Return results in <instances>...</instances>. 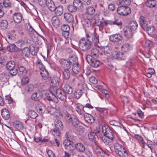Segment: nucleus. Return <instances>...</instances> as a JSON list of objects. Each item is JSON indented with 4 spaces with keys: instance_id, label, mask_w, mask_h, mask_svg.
<instances>
[{
    "instance_id": "obj_1",
    "label": "nucleus",
    "mask_w": 157,
    "mask_h": 157,
    "mask_svg": "<svg viewBox=\"0 0 157 157\" xmlns=\"http://www.w3.org/2000/svg\"><path fill=\"white\" fill-rule=\"evenodd\" d=\"M72 110L69 109L64 112L66 115V121L68 123H71L73 126L75 127V130L79 134L83 133L84 131V128L82 126L78 125L79 121L76 116L72 115Z\"/></svg>"
},
{
    "instance_id": "obj_2",
    "label": "nucleus",
    "mask_w": 157,
    "mask_h": 157,
    "mask_svg": "<svg viewBox=\"0 0 157 157\" xmlns=\"http://www.w3.org/2000/svg\"><path fill=\"white\" fill-rule=\"evenodd\" d=\"M92 42L87 37L86 39L82 38L79 43V46L82 51H86L89 49L91 47Z\"/></svg>"
},
{
    "instance_id": "obj_3",
    "label": "nucleus",
    "mask_w": 157,
    "mask_h": 157,
    "mask_svg": "<svg viewBox=\"0 0 157 157\" xmlns=\"http://www.w3.org/2000/svg\"><path fill=\"white\" fill-rule=\"evenodd\" d=\"M102 131L104 135L107 138L113 140L114 138V135L113 132L109 128L105 126L102 127Z\"/></svg>"
},
{
    "instance_id": "obj_4",
    "label": "nucleus",
    "mask_w": 157,
    "mask_h": 157,
    "mask_svg": "<svg viewBox=\"0 0 157 157\" xmlns=\"http://www.w3.org/2000/svg\"><path fill=\"white\" fill-rule=\"evenodd\" d=\"M86 59L87 62L94 67H97L99 66L100 61L98 60L95 59L91 55H87Z\"/></svg>"
},
{
    "instance_id": "obj_5",
    "label": "nucleus",
    "mask_w": 157,
    "mask_h": 157,
    "mask_svg": "<svg viewBox=\"0 0 157 157\" xmlns=\"http://www.w3.org/2000/svg\"><path fill=\"white\" fill-rule=\"evenodd\" d=\"M117 12L119 14L124 16L130 13H131V10L129 7L123 6L118 8Z\"/></svg>"
},
{
    "instance_id": "obj_6",
    "label": "nucleus",
    "mask_w": 157,
    "mask_h": 157,
    "mask_svg": "<svg viewBox=\"0 0 157 157\" xmlns=\"http://www.w3.org/2000/svg\"><path fill=\"white\" fill-rule=\"evenodd\" d=\"M48 95L47 96V99L50 101H52L55 103H57L58 101V98L56 95L54 94V93L50 90H48L46 92Z\"/></svg>"
},
{
    "instance_id": "obj_7",
    "label": "nucleus",
    "mask_w": 157,
    "mask_h": 157,
    "mask_svg": "<svg viewBox=\"0 0 157 157\" xmlns=\"http://www.w3.org/2000/svg\"><path fill=\"white\" fill-rule=\"evenodd\" d=\"M86 36L88 39H90V40H92L95 44L99 43V36L96 33L94 32L93 33L87 34Z\"/></svg>"
},
{
    "instance_id": "obj_8",
    "label": "nucleus",
    "mask_w": 157,
    "mask_h": 157,
    "mask_svg": "<svg viewBox=\"0 0 157 157\" xmlns=\"http://www.w3.org/2000/svg\"><path fill=\"white\" fill-rule=\"evenodd\" d=\"M57 97L60 99L62 101L66 100L67 97L64 91L60 89H58L56 90L55 92Z\"/></svg>"
},
{
    "instance_id": "obj_9",
    "label": "nucleus",
    "mask_w": 157,
    "mask_h": 157,
    "mask_svg": "<svg viewBox=\"0 0 157 157\" xmlns=\"http://www.w3.org/2000/svg\"><path fill=\"white\" fill-rule=\"evenodd\" d=\"M59 62L64 70H69L71 68V65L68 61L62 59L59 60Z\"/></svg>"
},
{
    "instance_id": "obj_10",
    "label": "nucleus",
    "mask_w": 157,
    "mask_h": 157,
    "mask_svg": "<svg viewBox=\"0 0 157 157\" xmlns=\"http://www.w3.org/2000/svg\"><path fill=\"white\" fill-rule=\"evenodd\" d=\"M122 39L121 35L120 34H116L111 35L109 37L110 41L114 42H117L121 40Z\"/></svg>"
},
{
    "instance_id": "obj_11",
    "label": "nucleus",
    "mask_w": 157,
    "mask_h": 157,
    "mask_svg": "<svg viewBox=\"0 0 157 157\" xmlns=\"http://www.w3.org/2000/svg\"><path fill=\"white\" fill-rule=\"evenodd\" d=\"M23 16L20 13H16L13 15L14 21L17 23H19L22 20Z\"/></svg>"
},
{
    "instance_id": "obj_12",
    "label": "nucleus",
    "mask_w": 157,
    "mask_h": 157,
    "mask_svg": "<svg viewBox=\"0 0 157 157\" xmlns=\"http://www.w3.org/2000/svg\"><path fill=\"white\" fill-rule=\"evenodd\" d=\"M140 22L141 26L144 29L147 27L148 23L147 18L143 16L140 17Z\"/></svg>"
},
{
    "instance_id": "obj_13",
    "label": "nucleus",
    "mask_w": 157,
    "mask_h": 157,
    "mask_svg": "<svg viewBox=\"0 0 157 157\" xmlns=\"http://www.w3.org/2000/svg\"><path fill=\"white\" fill-rule=\"evenodd\" d=\"M113 55H114V58L118 60H124L125 57L123 56V53L117 51H115L113 52Z\"/></svg>"
},
{
    "instance_id": "obj_14",
    "label": "nucleus",
    "mask_w": 157,
    "mask_h": 157,
    "mask_svg": "<svg viewBox=\"0 0 157 157\" xmlns=\"http://www.w3.org/2000/svg\"><path fill=\"white\" fill-rule=\"evenodd\" d=\"M75 148L76 151L79 152H83L85 150V147L84 145L81 143H78L75 144Z\"/></svg>"
},
{
    "instance_id": "obj_15",
    "label": "nucleus",
    "mask_w": 157,
    "mask_h": 157,
    "mask_svg": "<svg viewBox=\"0 0 157 157\" xmlns=\"http://www.w3.org/2000/svg\"><path fill=\"white\" fill-rule=\"evenodd\" d=\"M46 6L52 11H53L55 10V4L53 1L52 0H47Z\"/></svg>"
},
{
    "instance_id": "obj_16",
    "label": "nucleus",
    "mask_w": 157,
    "mask_h": 157,
    "mask_svg": "<svg viewBox=\"0 0 157 157\" xmlns=\"http://www.w3.org/2000/svg\"><path fill=\"white\" fill-rule=\"evenodd\" d=\"M40 73L42 78L44 80L47 79L49 77L48 73L45 67L40 69Z\"/></svg>"
},
{
    "instance_id": "obj_17",
    "label": "nucleus",
    "mask_w": 157,
    "mask_h": 157,
    "mask_svg": "<svg viewBox=\"0 0 157 157\" xmlns=\"http://www.w3.org/2000/svg\"><path fill=\"white\" fill-rule=\"evenodd\" d=\"M1 115L2 117L5 120H8L10 118V114L9 111L6 109H2Z\"/></svg>"
},
{
    "instance_id": "obj_18",
    "label": "nucleus",
    "mask_w": 157,
    "mask_h": 157,
    "mask_svg": "<svg viewBox=\"0 0 157 157\" xmlns=\"http://www.w3.org/2000/svg\"><path fill=\"white\" fill-rule=\"evenodd\" d=\"M101 50L103 53L105 55L109 54L112 52L111 48L109 46L102 47Z\"/></svg>"
},
{
    "instance_id": "obj_19",
    "label": "nucleus",
    "mask_w": 157,
    "mask_h": 157,
    "mask_svg": "<svg viewBox=\"0 0 157 157\" xmlns=\"http://www.w3.org/2000/svg\"><path fill=\"white\" fill-rule=\"evenodd\" d=\"M116 153L120 157H128V154L124 148L119 150Z\"/></svg>"
},
{
    "instance_id": "obj_20",
    "label": "nucleus",
    "mask_w": 157,
    "mask_h": 157,
    "mask_svg": "<svg viewBox=\"0 0 157 157\" xmlns=\"http://www.w3.org/2000/svg\"><path fill=\"white\" fill-rule=\"evenodd\" d=\"M52 22L53 26L56 28L59 27L60 21L59 20L57 17L54 16L52 17Z\"/></svg>"
},
{
    "instance_id": "obj_21",
    "label": "nucleus",
    "mask_w": 157,
    "mask_h": 157,
    "mask_svg": "<svg viewBox=\"0 0 157 157\" xmlns=\"http://www.w3.org/2000/svg\"><path fill=\"white\" fill-rule=\"evenodd\" d=\"M64 17L65 20L68 22H71L74 20V17L71 14L69 13H64Z\"/></svg>"
},
{
    "instance_id": "obj_22",
    "label": "nucleus",
    "mask_w": 157,
    "mask_h": 157,
    "mask_svg": "<svg viewBox=\"0 0 157 157\" xmlns=\"http://www.w3.org/2000/svg\"><path fill=\"white\" fill-rule=\"evenodd\" d=\"M133 31L128 28L124 29V35L128 38H130L133 36Z\"/></svg>"
},
{
    "instance_id": "obj_23",
    "label": "nucleus",
    "mask_w": 157,
    "mask_h": 157,
    "mask_svg": "<svg viewBox=\"0 0 157 157\" xmlns=\"http://www.w3.org/2000/svg\"><path fill=\"white\" fill-rule=\"evenodd\" d=\"M101 140L105 144L108 145L112 143L113 140L111 139H109L107 138L106 136L104 135L100 137Z\"/></svg>"
},
{
    "instance_id": "obj_24",
    "label": "nucleus",
    "mask_w": 157,
    "mask_h": 157,
    "mask_svg": "<svg viewBox=\"0 0 157 157\" xmlns=\"http://www.w3.org/2000/svg\"><path fill=\"white\" fill-rule=\"evenodd\" d=\"M84 118L85 121L88 123L92 124L94 122V119L90 114H86V115H85Z\"/></svg>"
},
{
    "instance_id": "obj_25",
    "label": "nucleus",
    "mask_w": 157,
    "mask_h": 157,
    "mask_svg": "<svg viewBox=\"0 0 157 157\" xmlns=\"http://www.w3.org/2000/svg\"><path fill=\"white\" fill-rule=\"evenodd\" d=\"M68 61L71 65L73 66L77 64H78L77 62L78 59L75 56H71L69 58Z\"/></svg>"
},
{
    "instance_id": "obj_26",
    "label": "nucleus",
    "mask_w": 157,
    "mask_h": 157,
    "mask_svg": "<svg viewBox=\"0 0 157 157\" xmlns=\"http://www.w3.org/2000/svg\"><path fill=\"white\" fill-rule=\"evenodd\" d=\"M55 13L57 16H60L63 12V8L61 6H59L56 8L54 11Z\"/></svg>"
},
{
    "instance_id": "obj_27",
    "label": "nucleus",
    "mask_w": 157,
    "mask_h": 157,
    "mask_svg": "<svg viewBox=\"0 0 157 157\" xmlns=\"http://www.w3.org/2000/svg\"><path fill=\"white\" fill-rule=\"evenodd\" d=\"M13 125L15 129L18 130H22L24 128L22 123L19 121H15L14 122Z\"/></svg>"
},
{
    "instance_id": "obj_28",
    "label": "nucleus",
    "mask_w": 157,
    "mask_h": 157,
    "mask_svg": "<svg viewBox=\"0 0 157 157\" xmlns=\"http://www.w3.org/2000/svg\"><path fill=\"white\" fill-rule=\"evenodd\" d=\"M43 96V94L40 92L33 94L32 96V98L34 100H39Z\"/></svg>"
},
{
    "instance_id": "obj_29",
    "label": "nucleus",
    "mask_w": 157,
    "mask_h": 157,
    "mask_svg": "<svg viewBox=\"0 0 157 157\" xmlns=\"http://www.w3.org/2000/svg\"><path fill=\"white\" fill-rule=\"evenodd\" d=\"M129 27L128 28L133 31L135 30L137 28L138 24L136 21H131L129 23Z\"/></svg>"
},
{
    "instance_id": "obj_30",
    "label": "nucleus",
    "mask_w": 157,
    "mask_h": 157,
    "mask_svg": "<svg viewBox=\"0 0 157 157\" xmlns=\"http://www.w3.org/2000/svg\"><path fill=\"white\" fill-rule=\"evenodd\" d=\"M131 45L129 43L124 44L121 47L122 50L124 52L128 51L132 49Z\"/></svg>"
},
{
    "instance_id": "obj_31",
    "label": "nucleus",
    "mask_w": 157,
    "mask_h": 157,
    "mask_svg": "<svg viewBox=\"0 0 157 157\" xmlns=\"http://www.w3.org/2000/svg\"><path fill=\"white\" fill-rule=\"evenodd\" d=\"M63 90V91L68 94H71L73 92V90L72 87L67 84L65 85Z\"/></svg>"
},
{
    "instance_id": "obj_32",
    "label": "nucleus",
    "mask_w": 157,
    "mask_h": 157,
    "mask_svg": "<svg viewBox=\"0 0 157 157\" xmlns=\"http://www.w3.org/2000/svg\"><path fill=\"white\" fill-rule=\"evenodd\" d=\"M55 128L59 129V130H62L63 128V125L62 122L59 120H57L55 121Z\"/></svg>"
},
{
    "instance_id": "obj_33",
    "label": "nucleus",
    "mask_w": 157,
    "mask_h": 157,
    "mask_svg": "<svg viewBox=\"0 0 157 157\" xmlns=\"http://www.w3.org/2000/svg\"><path fill=\"white\" fill-rule=\"evenodd\" d=\"M63 78L65 80L68 79L70 77L71 73L69 70H64L63 72Z\"/></svg>"
},
{
    "instance_id": "obj_34",
    "label": "nucleus",
    "mask_w": 157,
    "mask_h": 157,
    "mask_svg": "<svg viewBox=\"0 0 157 157\" xmlns=\"http://www.w3.org/2000/svg\"><path fill=\"white\" fill-rule=\"evenodd\" d=\"M146 5L150 8L155 7L156 5V2L154 0H148L146 3Z\"/></svg>"
},
{
    "instance_id": "obj_35",
    "label": "nucleus",
    "mask_w": 157,
    "mask_h": 157,
    "mask_svg": "<svg viewBox=\"0 0 157 157\" xmlns=\"http://www.w3.org/2000/svg\"><path fill=\"white\" fill-rule=\"evenodd\" d=\"M15 66V63L13 61L8 62L6 66V68L8 70H11L14 68Z\"/></svg>"
},
{
    "instance_id": "obj_36",
    "label": "nucleus",
    "mask_w": 157,
    "mask_h": 157,
    "mask_svg": "<svg viewBox=\"0 0 157 157\" xmlns=\"http://www.w3.org/2000/svg\"><path fill=\"white\" fill-rule=\"evenodd\" d=\"M72 70L73 72L75 74H78L80 71V68L78 64H77L73 66Z\"/></svg>"
},
{
    "instance_id": "obj_37",
    "label": "nucleus",
    "mask_w": 157,
    "mask_h": 157,
    "mask_svg": "<svg viewBox=\"0 0 157 157\" xmlns=\"http://www.w3.org/2000/svg\"><path fill=\"white\" fill-rule=\"evenodd\" d=\"M7 49L10 52H15L17 50V48L14 44H12L7 46Z\"/></svg>"
},
{
    "instance_id": "obj_38",
    "label": "nucleus",
    "mask_w": 157,
    "mask_h": 157,
    "mask_svg": "<svg viewBox=\"0 0 157 157\" xmlns=\"http://www.w3.org/2000/svg\"><path fill=\"white\" fill-rule=\"evenodd\" d=\"M73 5L78 9H81L83 7L82 3L80 0H75L73 2Z\"/></svg>"
},
{
    "instance_id": "obj_39",
    "label": "nucleus",
    "mask_w": 157,
    "mask_h": 157,
    "mask_svg": "<svg viewBox=\"0 0 157 157\" xmlns=\"http://www.w3.org/2000/svg\"><path fill=\"white\" fill-rule=\"evenodd\" d=\"M28 115L29 117L32 119H35L38 116V114L34 111L29 110Z\"/></svg>"
},
{
    "instance_id": "obj_40",
    "label": "nucleus",
    "mask_w": 157,
    "mask_h": 157,
    "mask_svg": "<svg viewBox=\"0 0 157 157\" xmlns=\"http://www.w3.org/2000/svg\"><path fill=\"white\" fill-rule=\"evenodd\" d=\"M22 53L23 56L28 57L30 54V50L28 47H25L22 50Z\"/></svg>"
},
{
    "instance_id": "obj_41",
    "label": "nucleus",
    "mask_w": 157,
    "mask_h": 157,
    "mask_svg": "<svg viewBox=\"0 0 157 157\" xmlns=\"http://www.w3.org/2000/svg\"><path fill=\"white\" fill-rule=\"evenodd\" d=\"M114 150L115 152H117V151H119V150H122V149L124 147L121 144L118 143H115L113 145Z\"/></svg>"
},
{
    "instance_id": "obj_42",
    "label": "nucleus",
    "mask_w": 157,
    "mask_h": 157,
    "mask_svg": "<svg viewBox=\"0 0 157 157\" xmlns=\"http://www.w3.org/2000/svg\"><path fill=\"white\" fill-rule=\"evenodd\" d=\"M8 76L7 74L4 73L0 74V80L2 82H7L8 81Z\"/></svg>"
},
{
    "instance_id": "obj_43",
    "label": "nucleus",
    "mask_w": 157,
    "mask_h": 157,
    "mask_svg": "<svg viewBox=\"0 0 157 157\" xmlns=\"http://www.w3.org/2000/svg\"><path fill=\"white\" fill-rule=\"evenodd\" d=\"M85 107H83L82 106H77L76 107V111L80 115H83L84 114V109Z\"/></svg>"
},
{
    "instance_id": "obj_44",
    "label": "nucleus",
    "mask_w": 157,
    "mask_h": 157,
    "mask_svg": "<svg viewBox=\"0 0 157 157\" xmlns=\"http://www.w3.org/2000/svg\"><path fill=\"white\" fill-rule=\"evenodd\" d=\"M77 78L79 81L80 83L82 86L86 87V84L85 83V79L82 75L78 76L77 77Z\"/></svg>"
},
{
    "instance_id": "obj_45",
    "label": "nucleus",
    "mask_w": 157,
    "mask_h": 157,
    "mask_svg": "<svg viewBox=\"0 0 157 157\" xmlns=\"http://www.w3.org/2000/svg\"><path fill=\"white\" fill-rule=\"evenodd\" d=\"M82 22L85 27H89L91 25V21L89 19H83L82 21Z\"/></svg>"
},
{
    "instance_id": "obj_46",
    "label": "nucleus",
    "mask_w": 157,
    "mask_h": 157,
    "mask_svg": "<svg viewBox=\"0 0 157 157\" xmlns=\"http://www.w3.org/2000/svg\"><path fill=\"white\" fill-rule=\"evenodd\" d=\"M34 87L33 85L29 84L28 85L25 89V91L28 93L32 92L34 90Z\"/></svg>"
},
{
    "instance_id": "obj_47",
    "label": "nucleus",
    "mask_w": 157,
    "mask_h": 157,
    "mask_svg": "<svg viewBox=\"0 0 157 157\" xmlns=\"http://www.w3.org/2000/svg\"><path fill=\"white\" fill-rule=\"evenodd\" d=\"M91 54L94 56H98L99 54V50L97 48H93L91 51Z\"/></svg>"
},
{
    "instance_id": "obj_48",
    "label": "nucleus",
    "mask_w": 157,
    "mask_h": 157,
    "mask_svg": "<svg viewBox=\"0 0 157 157\" xmlns=\"http://www.w3.org/2000/svg\"><path fill=\"white\" fill-rule=\"evenodd\" d=\"M8 23L6 20H3L0 22V26L3 29L6 28L7 27Z\"/></svg>"
},
{
    "instance_id": "obj_49",
    "label": "nucleus",
    "mask_w": 157,
    "mask_h": 157,
    "mask_svg": "<svg viewBox=\"0 0 157 157\" xmlns=\"http://www.w3.org/2000/svg\"><path fill=\"white\" fill-rule=\"evenodd\" d=\"M37 111L40 113H42L44 112L45 108L44 105L40 106H37L36 108Z\"/></svg>"
},
{
    "instance_id": "obj_50",
    "label": "nucleus",
    "mask_w": 157,
    "mask_h": 157,
    "mask_svg": "<svg viewBox=\"0 0 157 157\" xmlns=\"http://www.w3.org/2000/svg\"><path fill=\"white\" fill-rule=\"evenodd\" d=\"M59 131V130L55 128L53 129L52 130L51 132L54 136L56 137L59 136L60 135Z\"/></svg>"
},
{
    "instance_id": "obj_51",
    "label": "nucleus",
    "mask_w": 157,
    "mask_h": 157,
    "mask_svg": "<svg viewBox=\"0 0 157 157\" xmlns=\"http://www.w3.org/2000/svg\"><path fill=\"white\" fill-rule=\"evenodd\" d=\"M68 10L71 13L75 12L76 11L77 9L74 5H70L67 7Z\"/></svg>"
},
{
    "instance_id": "obj_52",
    "label": "nucleus",
    "mask_w": 157,
    "mask_h": 157,
    "mask_svg": "<svg viewBox=\"0 0 157 157\" xmlns=\"http://www.w3.org/2000/svg\"><path fill=\"white\" fill-rule=\"evenodd\" d=\"M65 136L66 139L68 140L71 141H73L74 140V137L71 136V134L68 132H67L65 133Z\"/></svg>"
},
{
    "instance_id": "obj_53",
    "label": "nucleus",
    "mask_w": 157,
    "mask_h": 157,
    "mask_svg": "<svg viewBox=\"0 0 157 157\" xmlns=\"http://www.w3.org/2000/svg\"><path fill=\"white\" fill-rule=\"evenodd\" d=\"M3 4L5 8L10 7H11L10 0H4L3 2Z\"/></svg>"
},
{
    "instance_id": "obj_54",
    "label": "nucleus",
    "mask_w": 157,
    "mask_h": 157,
    "mask_svg": "<svg viewBox=\"0 0 157 157\" xmlns=\"http://www.w3.org/2000/svg\"><path fill=\"white\" fill-rule=\"evenodd\" d=\"M87 13L89 14L92 15L95 12V10L93 7H89L86 9Z\"/></svg>"
},
{
    "instance_id": "obj_55",
    "label": "nucleus",
    "mask_w": 157,
    "mask_h": 157,
    "mask_svg": "<svg viewBox=\"0 0 157 157\" xmlns=\"http://www.w3.org/2000/svg\"><path fill=\"white\" fill-rule=\"evenodd\" d=\"M82 94V90H77L74 93V96L75 97L78 98H80Z\"/></svg>"
},
{
    "instance_id": "obj_56",
    "label": "nucleus",
    "mask_w": 157,
    "mask_h": 157,
    "mask_svg": "<svg viewBox=\"0 0 157 157\" xmlns=\"http://www.w3.org/2000/svg\"><path fill=\"white\" fill-rule=\"evenodd\" d=\"M29 81V79L28 77H23L21 80V84L22 85H25L27 84Z\"/></svg>"
},
{
    "instance_id": "obj_57",
    "label": "nucleus",
    "mask_w": 157,
    "mask_h": 157,
    "mask_svg": "<svg viewBox=\"0 0 157 157\" xmlns=\"http://www.w3.org/2000/svg\"><path fill=\"white\" fill-rule=\"evenodd\" d=\"M36 66L39 67L40 69H42L45 67L43 65L41 60L40 59H38L36 62Z\"/></svg>"
},
{
    "instance_id": "obj_58",
    "label": "nucleus",
    "mask_w": 157,
    "mask_h": 157,
    "mask_svg": "<svg viewBox=\"0 0 157 157\" xmlns=\"http://www.w3.org/2000/svg\"><path fill=\"white\" fill-rule=\"evenodd\" d=\"M95 136L96 134L93 132H90L88 135V138L90 141L94 140Z\"/></svg>"
},
{
    "instance_id": "obj_59",
    "label": "nucleus",
    "mask_w": 157,
    "mask_h": 157,
    "mask_svg": "<svg viewBox=\"0 0 157 157\" xmlns=\"http://www.w3.org/2000/svg\"><path fill=\"white\" fill-rule=\"evenodd\" d=\"M146 31L149 34L151 35L154 31V28L153 27H148L146 28Z\"/></svg>"
},
{
    "instance_id": "obj_60",
    "label": "nucleus",
    "mask_w": 157,
    "mask_h": 157,
    "mask_svg": "<svg viewBox=\"0 0 157 157\" xmlns=\"http://www.w3.org/2000/svg\"><path fill=\"white\" fill-rule=\"evenodd\" d=\"M50 82L52 84V85H53L54 86H57L59 85L58 79L56 80L55 78H53L50 80Z\"/></svg>"
},
{
    "instance_id": "obj_61",
    "label": "nucleus",
    "mask_w": 157,
    "mask_h": 157,
    "mask_svg": "<svg viewBox=\"0 0 157 157\" xmlns=\"http://www.w3.org/2000/svg\"><path fill=\"white\" fill-rule=\"evenodd\" d=\"M19 71L20 75H25L27 72L26 70L24 67H20L19 68Z\"/></svg>"
},
{
    "instance_id": "obj_62",
    "label": "nucleus",
    "mask_w": 157,
    "mask_h": 157,
    "mask_svg": "<svg viewBox=\"0 0 157 157\" xmlns=\"http://www.w3.org/2000/svg\"><path fill=\"white\" fill-rule=\"evenodd\" d=\"M61 29L63 31H70V27L67 25H63L61 27Z\"/></svg>"
},
{
    "instance_id": "obj_63",
    "label": "nucleus",
    "mask_w": 157,
    "mask_h": 157,
    "mask_svg": "<svg viewBox=\"0 0 157 157\" xmlns=\"http://www.w3.org/2000/svg\"><path fill=\"white\" fill-rule=\"evenodd\" d=\"M134 137L135 138L138 140L140 142L142 143L143 145H144L145 144V142L144 141V140L142 137L138 135H135Z\"/></svg>"
},
{
    "instance_id": "obj_64",
    "label": "nucleus",
    "mask_w": 157,
    "mask_h": 157,
    "mask_svg": "<svg viewBox=\"0 0 157 157\" xmlns=\"http://www.w3.org/2000/svg\"><path fill=\"white\" fill-rule=\"evenodd\" d=\"M89 80L90 82L94 84H96L98 83V80L94 77H91L89 79Z\"/></svg>"
}]
</instances>
